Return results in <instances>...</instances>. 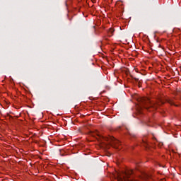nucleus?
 Listing matches in <instances>:
<instances>
[{
	"label": "nucleus",
	"instance_id": "5",
	"mask_svg": "<svg viewBox=\"0 0 181 181\" xmlns=\"http://www.w3.org/2000/svg\"><path fill=\"white\" fill-rule=\"evenodd\" d=\"M168 103H169V104H170L171 105H175V103H173V101L168 100Z\"/></svg>",
	"mask_w": 181,
	"mask_h": 181
},
{
	"label": "nucleus",
	"instance_id": "2",
	"mask_svg": "<svg viewBox=\"0 0 181 181\" xmlns=\"http://www.w3.org/2000/svg\"><path fill=\"white\" fill-rule=\"evenodd\" d=\"M109 144L115 146V148H117V145L119 144V141L117 140L114 136H110L109 139H107Z\"/></svg>",
	"mask_w": 181,
	"mask_h": 181
},
{
	"label": "nucleus",
	"instance_id": "1",
	"mask_svg": "<svg viewBox=\"0 0 181 181\" xmlns=\"http://www.w3.org/2000/svg\"><path fill=\"white\" fill-rule=\"evenodd\" d=\"M147 103L149 104L150 107H151L152 108H154V110H156V108H158V107H159V105H160L161 104H163V101L162 100H159V102H156V103H152L151 102V100H149V99H147Z\"/></svg>",
	"mask_w": 181,
	"mask_h": 181
},
{
	"label": "nucleus",
	"instance_id": "4",
	"mask_svg": "<svg viewBox=\"0 0 181 181\" xmlns=\"http://www.w3.org/2000/svg\"><path fill=\"white\" fill-rule=\"evenodd\" d=\"M142 146H144L145 148H147L148 147V143L145 141H143Z\"/></svg>",
	"mask_w": 181,
	"mask_h": 181
},
{
	"label": "nucleus",
	"instance_id": "6",
	"mask_svg": "<svg viewBox=\"0 0 181 181\" xmlns=\"http://www.w3.org/2000/svg\"><path fill=\"white\" fill-rule=\"evenodd\" d=\"M144 108L148 109V108H149V107H148V106L145 105V106H144Z\"/></svg>",
	"mask_w": 181,
	"mask_h": 181
},
{
	"label": "nucleus",
	"instance_id": "3",
	"mask_svg": "<svg viewBox=\"0 0 181 181\" xmlns=\"http://www.w3.org/2000/svg\"><path fill=\"white\" fill-rule=\"evenodd\" d=\"M114 32H115L114 28H110L107 31V36H109V37H111V36L114 35Z\"/></svg>",
	"mask_w": 181,
	"mask_h": 181
}]
</instances>
